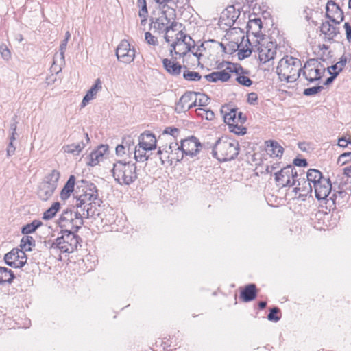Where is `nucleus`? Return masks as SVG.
Here are the masks:
<instances>
[{
    "label": "nucleus",
    "mask_w": 351,
    "mask_h": 351,
    "mask_svg": "<svg viewBox=\"0 0 351 351\" xmlns=\"http://www.w3.org/2000/svg\"><path fill=\"white\" fill-rule=\"evenodd\" d=\"M194 97H195V93H186L184 94L176 104V110L177 112H185L193 107Z\"/></svg>",
    "instance_id": "5701e85b"
},
{
    "label": "nucleus",
    "mask_w": 351,
    "mask_h": 351,
    "mask_svg": "<svg viewBox=\"0 0 351 351\" xmlns=\"http://www.w3.org/2000/svg\"><path fill=\"white\" fill-rule=\"evenodd\" d=\"M258 305L261 308H264L266 306V302H261Z\"/></svg>",
    "instance_id": "774afa93"
},
{
    "label": "nucleus",
    "mask_w": 351,
    "mask_h": 351,
    "mask_svg": "<svg viewBox=\"0 0 351 351\" xmlns=\"http://www.w3.org/2000/svg\"><path fill=\"white\" fill-rule=\"evenodd\" d=\"M183 77L188 81H199L201 79V75L198 72L184 70L183 71Z\"/></svg>",
    "instance_id": "49530a36"
},
{
    "label": "nucleus",
    "mask_w": 351,
    "mask_h": 351,
    "mask_svg": "<svg viewBox=\"0 0 351 351\" xmlns=\"http://www.w3.org/2000/svg\"><path fill=\"white\" fill-rule=\"evenodd\" d=\"M347 158H351V152H346L343 153L339 157V161H342V163L347 162L348 160H347Z\"/></svg>",
    "instance_id": "e2e57ef3"
},
{
    "label": "nucleus",
    "mask_w": 351,
    "mask_h": 351,
    "mask_svg": "<svg viewBox=\"0 0 351 351\" xmlns=\"http://www.w3.org/2000/svg\"><path fill=\"white\" fill-rule=\"evenodd\" d=\"M67 43L68 41H66V40H63L60 45V56L61 60H64V52L66 48Z\"/></svg>",
    "instance_id": "4d7b16f0"
},
{
    "label": "nucleus",
    "mask_w": 351,
    "mask_h": 351,
    "mask_svg": "<svg viewBox=\"0 0 351 351\" xmlns=\"http://www.w3.org/2000/svg\"><path fill=\"white\" fill-rule=\"evenodd\" d=\"M72 139L71 142L62 147V151L64 154L78 156L90 143L88 134V133L78 134Z\"/></svg>",
    "instance_id": "9b49d317"
},
{
    "label": "nucleus",
    "mask_w": 351,
    "mask_h": 351,
    "mask_svg": "<svg viewBox=\"0 0 351 351\" xmlns=\"http://www.w3.org/2000/svg\"><path fill=\"white\" fill-rule=\"evenodd\" d=\"M75 183V176L73 175L70 176L69 180L60 191V197L62 200H66L70 197L71 193L74 191Z\"/></svg>",
    "instance_id": "cd10ccee"
},
{
    "label": "nucleus",
    "mask_w": 351,
    "mask_h": 351,
    "mask_svg": "<svg viewBox=\"0 0 351 351\" xmlns=\"http://www.w3.org/2000/svg\"><path fill=\"white\" fill-rule=\"evenodd\" d=\"M254 52L258 54L260 62L266 63L274 59L276 55V45L266 38L257 40L254 47Z\"/></svg>",
    "instance_id": "f8f14e48"
},
{
    "label": "nucleus",
    "mask_w": 351,
    "mask_h": 351,
    "mask_svg": "<svg viewBox=\"0 0 351 351\" xmlns=\"http://www.w3.org/2000/svg\"><path fill=\"white\" fill-rule=\"evenodd\" d=\"M339 24H335L330 21L324 22L322 24L320 30L324 38L328 40H334L339 34V29L337 27Z\"/></svg>",
    "instance_id": "b1692460"
},
{
    "label": "nucleus",
    "mask_w": 351,
    "mask_h": 351,
    "mask_svg": "<svg viewBox=\"0 0 351 351\" xmlns=\"http://www.w3.org/2000/svg\"><path fill=\"white\" fill-rule=\"evenodd\" d=\"M78 243V237L71 230H64L52 243L51 248L58 249L62 253H72L77 249Z\"/></svg>",
    "instance_id": "9d476101"
},
{
    "label": "nucleus",
    "mask_w": 351,
    "mask_h": 351,
    "mask_svg": "<svg viewBox=\"0 0 351 351\" xmlns=\"http://www.w3.org/2000/svg\"><path fill=\"white\" fill-rule=\"evenodd\" d=\"M136 6L138 9V16L141 25H145L148 18V10L146 0H137Z\"/></svg>",
    "instance_id": "7c9ffc66"
},
{
    "label": "nucleus",
    "mask_w": 351,
    "mask_h": 351,
    "mask_svg": "<svg viewBox=\"0 0 351 351\" xmlns=\"http://www.w3.org/2000/svg\"><path fill=\"white\" fill-rule=\"evenodd\" d=\"M14 274L6 267H0V285L10 283L13 280Z\"/></svg>",
    "instance_id": "58836bf2"
},
{
    "label": "nucleus",
    "mask_w": 351,
    "mask_h": 351,
    "mask_svg": "<svg viewBox=\"0 0 351 351\" xmlns=\"http://www.w3.org/2000/svg\"><path fill=\"white\" fill-rule=\"evenodd\" d=\"M145 39L149 45H156L158 42L157 38L149 32L145 33Z\"/></svg>",
    "instance_id": "864d4df0"
},
{
    "label": "nucleus",
    "mask_w": 351,
    "mask_h": 351,
    "mask_svg": "<svg viewBox=\"0 0 351 351\" xmlns=\"http://www.w3.org/2000/svg\"><path fill=\"white\" fill-rule=\"evenodd\" d=\"M16 138H15V129L14 130V132H12L11 136H10V142H12V143H14V141H15Z\"/></svg>",
    "instance_id": "338daca9"
},
{
    "label": "nucleus",
    "mask_w": 351,
    "mask_h": 351,
    "mask_svg": "<svg viewBox=\"0 0 351 351\" xmlns=\"http://www.w3.org/2000/svg\"><path fill=\"white\" fill-rule=\"evenodd\" d=\"M116 56L119 62L128 64L134 62L136 57V50L128 40H123L117 47Z\"/></svg>",
    "instance_id": "dca6fc26"
},
{
    "label": "nucleus",
    "mask_w": 351,
    "mask_h": 351,
    "mask_svg": "<svg viewBox=\"0 0 351 351\" xmlns=\"http://www.w3.org/2000/svg\"><path fill=\"white\" fill-rule=\"evenodd\" d=\"M57 81V77L55 74H50L47 76L45 79V84L47 86H51L53 85Z\"/></svg>",
    "instance_id": "5fc2aeb1"
},
{
    "label": "nucleus",
    "mask_w": 351,
    "mask_h": 351,
    "mask_svg": "<svg viewBox=\"0 0 351 351\" xmlns=\"http://www.w3.org/2000/svg\"><path fill=\"white\" fill-rule=\"evenodd\" d=\"M60 177V171L53 169L45 177L42 183L56 189Z\"/></svg>",
    "instance_id": "c756f323"
},
{
    "label": "nucleus",
    "mask_w": 351,
    "mask_h": 351,
    "mask_svg": "<svg viewBox=\"0 0 351 351\" xmlns=\"http://www.w3.org/2000/svg\"><path fill=\"white\" fill-rule=\"evenodd\" d=\"M343 27L346 31L348 40L351 41V26L348 23H345Z\"/></svg>",
    "instance_id": "052dcab7"
},
{
    "label": "nucleus",
    "mask_w": 351,
    "mask_h": 351,
    "mask_svg": "<svg viewBox=\"0 0 351 351\" xmlns=\"http://www.w3.org/2000/svg\"><path fill=\"white\" fill-rule=\"evenodd\" d=\"M0 53L4 60L8 61L11 59L10 51L4 44L0 45Z\"/></svg>",
    "instance_id": "de8ad7c7"
},
{
    "label": "nucleus",
    "mask_w": 351,
    "mask_h": 351,
    "mask_svg": "<svg viewBox=\"0 0 351 351\" xmlns=\"http://www.w3.org/2000/svg\"><path fill=\"white\" fill-rule=\"evenodd\" d=\"M313 190L312 186L309 184V182L304 179L299 181L298 186L294 188V191L297 193H299L300 195L304 196L311 192Z\"/></svg>",
    "instance_id": "e433bc0d"
},
{
    "label": "nucleus",
    "mask_w": 351,
    "mask_h": 351,
    "mask_svg": "<svg viewBox=\"0 0 351 351\" xmlns=\"http://www.w3.org/2000/svg\"><path fill=\"white\" fill-rule=\"evenodd\" d=\"M162 65L165 71L171 75L177 76L182 72V66L174 60L164 58Z\"/></svg>",
    "instance_id": "bb28decb"
},
{
    "label": "nucleus",
    "mask_w": 351,
    "mask_h": 351,
    "mask_svg": "<svg viewBox=\"0 0 351 351\" xmlns=\"http://www.w3.org/2000/svg\"><path fill=\"white\" fill-rule=\"evenodd\" d=\"M178 134L179 130L175 127H167L162 132V135H170L174 138H176Z\"/></svg>",
    "instance_id": "09e8293b"
},
{
    "label": "nucleus",
    "mask_w": 351,
    "mask_h": 351,
    "mask_svg": "<svg viewBox=\"0 0 351 351\" xmlns=\"http://www.w3.org/2000/svg\"><path fill=\"white\" fill-rule=\"evenodd\" d=\"M138 145L144 150H153L156 148L157 140L154 134L149 132L141 134L138 137Z\"/></svg>",
    "instance_id": "4be33fe9"
},
{
    "label": "nucleus",
    "mask_w": 351,
    "mask_h": 351,
    "mask_svg": "<svg viewBox=\"0 0 351 351\" xmlns=\"http://www.w3.org/2000/svg\"><path fill=\"white\" fill-rule=\"evenodd\" d=\"M302 71L305 79L313 82L322 78L325 73V67L318 60L311 59L305 63Z\"/></svg>",
    "instance_id": "ddd939ff"
},
{
    "label": "nucleus",
    "mask_w": 351,
    "mask_h": 351,
    "mask_svg": "<svg viewBox=\"0 0 351 351\" xmlns=\"http://www.w3.org/2000/svg\"><path fill=\"white\" fill-rule=\"evenodd\" d=\"M346 64V59L341 58L340 60V61L337 62L335 65L332 66L331 68L334 70L335 74H338L339 72H340L343 69V68L344 67Z\"/></svg>",
    "instance_id": "603ef678"
},
{
    "label": "nucleus",
    "mask_w": 351,
    "mask_h": 351,
    "mask_svg": "<svg viewBox=\"0 0 351 351\" xmlns=\"http://www.w3.org/2000/svg\"><path fill=\"white\" fill-rule=\"evenodd\" d=\"M326 15L331 23L340 24L343 19V13L339 6L332 1L326 5Z\"/></svg>",
    "instance_id": "aec40b11"
},
{
    "label": "nucleus",
    "mask_w": 351,
    "mask_h": 351,
    "mask_svg": "<svg viewBox=\"0 0 351 351\" xmlns=\"http://www.w3.org/2000/svg\"><path fill=\"white\" fill-rule=\"evenodd\" d=\"M233 42H230L228 43V47L231 49L232 51H237V47L235 45H233Z\"/></svg>",
    "instance_id": "69168bd1"
},
{
    "label": "nucleus",
    "mask_w": 351,
    "mask_h": 351,
    "mask_svg": "<svg viewBox=\"0 0 351 351\" xmlns=\"http://www.w3.org/2000/svg\"><path fill=\"white\" fill-rule=\"evenodd\" d=\"M165 39L170 44V53L176 59L185 58H192L194 62H199V57L195 49V43L192 38L184 32L181 27L173 30L172 28L168 29L165 34Z\"/></svg>",
    "instance_id": "f257e3e1"
},
{
    "label": "nucleus",
    "mask_w": 351,
    "mask_h": 351,
    "mask_svg": "<svg viewBox=\"0 0 351 351\" xmlns=\"http://www.w3.org/2000/svg\"><path fill=\"white\" fill-rule=\"evenodd\" d=\"M213 153L220 161L230 160L239 153V143L226 138H221L215 143Z\"/></svg>",
    "instance_id": "0eeeda50"
},
{
    "label": "nucleus",
    "mask_w": 351,
    "mask_h": 351,
    "mask_svg": "<svg viewBox=\"0 0 351 351\" xmlns=\"http://www.w3.org/2000/svg\"><path fill=\"white\" fill-rule=\"evenodd\" d=\"M301 66L300 60L287 56L280 60L277 66V74L280 80L293 82L300 76L302 70Z\"/></svg>",
    "instance_id": "7ed1b4c3"
},
{
    "label": "nucleus",
    "mask_w": 351,
    "mask_h": 351,
    "mask_svg": "<svg viewBox=\"0 0 351 351\" xmlns=\"http://www.w3.org/2000/svg\"><path fill=\"white\" fill-rule=\"evenodd\" d=\"M158 154L162 165H176L184 158V154L180 149L179 144L176 142H171L168 145L160 147Z\"/></svg>",
    "instance_id": "1a4fd4ad"
},
{
    "label": "nucleus",
    "mask_w": 351,
    "mask_h": 351,
    "mask_svg": "<svg viewBox=\"0 0 351 351\" xmlns=\"http://www.w3.org/2000/svg\"><path fill=\"white\" fill-rule=\"evenodd\" d=\"M174 16V10L170 8L158 11L156 16L151 19L150 29L160 34L165 32L166 34L168 29L182 27L181 24L172 21Z\"/></svg>",
    "instance_id": "20e7f679"
},
{
    "label": "nucleus",
    "mask_w": 351,
    "mask_h": 351,
    "mask_svg": "<svg viewBox=\"0 0 351 351\" xmlns=\"http://www.w3.org/2000/svg\"><path fill=\"white\" fill-rule=\"evenodd\" d=\"M306 178L314 190L316 199L319 201L325 200L332 190L330 180L324 177L319 171L314 169L308 171Z\"/></svg>",
    "instance_id": "f03ea898"
},
{
    "label": "nucleus",
    "mask_w": 351,
    "mask_h": 351,
    "mask_svg": "<svg viewBox=\"0 0 351 351\" xmlns=\"http://www.w3.org/2000/svg\"><path fill=\"white\" fill-rule=\"evenodd\" d=\"M102 89V83L100 79H97L95 81L94 84L86 92L84 95L82 103L80 104L81 108L86 106L90 101L96 98L97 93Z\"/></svg>",
    "instance_id": "393cba45"
},
{
    "label": "nucleus",
    "mask_w": 351,
    "mask_h": 351,
    "mask_svg": "<svg viewBox=\"0 0 351 351\" xmlns=\"http://www.w3.org/2000/svg\"><path fill=\"white\" fill-rule=\"evenodd\" d=\"M195 112L199 117L205 119L206 120H213L215 117L214 112L206 107L197 108H196Z\"/></svg>",
    "instance_id": "c03bdc74"
},
{
    "label": "nucleus",
    "mask_w": 351,
    "mask_h": 351,
    "mask_svg": "<svg viewBox=\"0 0 351 351\" xmlns=\"http://www.w3.org/2000/svg\"><path fill=\"white\" fill-rule=\"evenodd\" d=\"M298 173L294 167L288 165L275 173L276 184L280 187L291 186L294 184Z\"/></svg>",
    "instance_id": "2eb2a0df"
},
{
    "label": "nucleus",
    "mask_w": 351,
    "mask_h": 351,
    "mask_svg": "<svg viewBox=\"0 0 351 351\" xmlns=\"http://www.w3.org/2000/svg\"><path fill=\"white\" fill-rule=\"evenodd\" d=\"M42 225L41 221L38 220H34L32 223H28L23 227L22 233L25 234H28L34 232L38 227Z\"/></svg>",
    "instance_id": "a18cd8bd"
},
{
    "label": "nucleus",
    "mask_w": 351,
    "mask_h": 351,
    "mask_svg": "<svg viewBox=\"0 0 351 351\" xmlns=\"http://www.w3.org/2000/svg\"><path fill=\"white\" fill-rule=\"evenodd\" d=\"M267 151L269 154L276 158H280L283 154V148L277 142L274 141H269L266 142Z\"/></svg>",
    "instance_id": "2f4dec72"
},
{
    "label": "nucleus",
    "mask_w": 351,
    "mask_h": 351,
    "mask_svg": "<svg viewBox=\"0 0 351 351\" xmlns=\"http://www.w3.org/2000/svg\"><path fill=\"white\" fill-rule=\"evenodd\" d=\"M256 296V289L254 284L247 285L241 293V298L244 302L253 300Z\"/></svg>",
    "instance_id": "72a5a7b5"
},
{
    "label": "nucleus",
    "mask_w": 351,
    "mask_h": 351,
    "mask_svg": "<svg viewBox=\"0 0 351 351\" xmlns=\"http://www.w3.org/2000/svg\"><path fill=\"white\" fill-rule=\"evenodd\" d=\"M209 104V98L207 95L201 93H195L194 97V106L198 108H205Z\"/></svg>",
    "instance_id": "37998d69"
},
{
    "label": "nucleus",
    "mask_w": 351,
    "mask_h": 351,
    "mask_svg": "<svg viewBox=\"0 0 351 351\" xmlns=\"http://www.w3.org/2000/svg\"><path fill=\"white\" fill-rule=\"evenodd\" d=\"M322 88L323 87L322 86H313L308 88H306L304 90V95L306 96L313 95L320 92Z\"/></svg>",
    "instance_id": "3c124183"
},
{
    "label": "nucleus",
    "mask_w": 351,
    "mask_h": 351,
    "mask_svg": "<svg viewBox=\"0 0 351 351\" xmlns=\"http://www.w3.org/2000/svg\"><path fill=\"white\" fill-rule=\"evenodd\" d=\"M133 147H134V150L132 149L131 153H134V158L136 162H143L147 160L149 156L147 155V152L148 150H144V149L140 147L138 145H134Z\"/></svg>",
    "instance_id": "4c0bfd02"
},
{
    "label": "nucleus",
    "mask_w": 351,
    "mask_h": 351,
    "mask_svg": "<svg viewBox=\"0 0 351 351\" xmlns=\"http://www.w3.org/2000/svg\"><path fill=\"white\" fill-rule=\"evenodd\" d=\"M348 144V141L345 138H342L339 140L338 145L340 147H347Z\"/></svg>",
    "instance_id": "0e129e2a"
},
{
    "label": "nucleus",
    "mask_w": 351,
    "mask_h": 351,
    "mask_svg": "<svg viewBox=\"0 0 351 351\" xmlns=\"http://www.w3.org/2000/svg\"><path fill=\"white\" fill-rule=\"evenodd\" d=\"M350 182H351V166L345 167L342 174L340 175L339 182V187H341L343 189V186H345Z\"/></svg>",
    "instance_id": "79ce46f5"
},
{
    "label": "nucleus",
    "mask_w": 351,
    "mask_h": 351,
    "mask_svg": "<svg viewBox=\"0 0 351 351\" xmlns=\"http://www.w3.org/2000/svg\"><path fill=\"white\" fill-rule=\"evenodd\" d=\"M34 240L32 237L25 236L22 238L20 243L21 250L25 252H29L32 250L34 247Z\"/></svg>",
    "instance_id": "ea45409f"
},
{
    "label": "nucleus",
    "mask_w": 351,
    "mask_h": 351,
    "mask_svg": "<svg viewBox=\"0 0 351 351\" xmlns=\"http://www.w3.org/2000/svg\"><path fill=\"white\" fill-rule=\"evenodd\" d=\"M221 113L230 132L236 134L246 133V129L243 126L246 117L241 112H239L237 109L230 108L229 106H223L221 108Z\"/></svg>",
    "instance_id": "39448f33"
},
{
    "label": "nucleus",
    "mask_w": 351,
    "mask_h": 351,
    "mask_svg": "<svg viewBox=\"0 0 351 351\" xmlns=\"http://www.w3.org/2000/svg\"><path fill=\"white\" fill-rule=\"evenodd\" d=\"M278 311L279 310L277 308H272L268 315V319L275 322H278L280 319V317L276 316L275 314H276Z\"/></svg>",
    "instance_id": "6e6d98bb"
},
{
    "label": "nucleus",
    "mask_w": 351,
    "mask_h": 351,
    "mask_svg": "<svg viewBox=\"0 0 351 351\" xmlns=\"http://www.w3.org/2000/svg\"><path fill=\"white\" fill-rule=\"evenodd\" d=\"M75 193L76 206L78 208L86 204H91L98 196L96 186L84 180L77 184Z\"/></svg>",
    "instance_id": "6e6552de"
},
{
    "label": "nucleus",
    "mask_w": 351,
    "mask_h": 351,
    "mask_svg": "<svg viewBox=\"0 0 351 351\" xmlns=\"http://www.w3.org/2000/svg\"><path fill=\"white\" fill-rule=\"evenodd\" d=\"M60 204L59 202H54L52 204L50 208H49L47 210L43 213V219L44 220H49L53 218L57 213V212L60 210Z\"/></svg>",
    "instance_id": "a19ab883"
},
{
    "label": "nucleus",
    "mask_w": 351,
    "mask_h": 351,
    "mask_svg": "<svg viewBox=\"0 0 351 351\" xmlns=\"http://www.w3.org/2000/svg\"><path fill=\"white\" fill-rule=\"evenodd\" d=\"M55 191V189L41 182L38 190V195L41 200L47 201L52 197Z\"/></svg>",
    "instance_id": "473e14b6"
},
{
    "label": "nucleus",
    "mask_w": 351,
    "mask_h": 351,
    "mask_svg": "<svg viewBox=\"0 0 351 351\" xmlns=\"http://www.w3.org/2000/svg\"><path fill=\"white\" fill-rule=\"evenodd\" d=\"M247 33H251L254 36H257L262 28V21L258 18L250 19L247 25Z\"/></svg>",
    "instance_id": "f704fd0d"
},
{
    "label": "nucleus",
    "mask_w": 351,
    "mask_h": 351,
    "mask_svg": "<svg viewBox=\"0 0 351 351\" xmlns=\"http://www.w3.org/2000/svg\"><path fill=\"white\" fill-rule=\"evenodd\" d=\"M233 45L237 47V55L239 60L249 57L252 52L254 51V48L251 47L249 39L244 36H243L240 43H233Z\"/></svg>",
    "instance_id": "a878e982"
},
{
    "label": "nucleus",
    "mask_w": 351,
    "mask_h": 351,
    "mask_svg": "<svg viewBox=\"0 0 351 351\" xmlns=\"http://www.w3.org/2000/svg\"><path fill=\"white\" fill-rule=\"evenodd\" d=\"M58 224L62 228L71 230H77L82 225V218L80 214L73 213L71 210H65L58 219Z\"/></svg>",
    "instance_id": "4468645a"
},
{
    "label": "nucleus",
    "mask_w": 351,
    "mask_h": 351,
    "mask_svg": "<svg viewBox=\"0 0 351 351\" xmlns=\"http://www.w3.org/2000/svg\"><path fill=\"white\" fill-rule=\"evenodd\" d=\"M236 80L240 84L245 86H250L252 84V80L244 75H238Z\"/></svg>",
    "instance_id": "8fccbe9b"
},
{
    "label": "nucleus",
    "mask_w": 351,
    "mask_h": 351,
    "mask_svg": "<svg viewBox=\"0 0 351 351\" xmlns=\"http://www.w3.org/2000/svg\"><path fill=\"white\" fill-rule=\"evenodd\" d=\"M15 151H16V147L14 145V143H12V142H10L8 144V146L7 147V149H6L7 156L10 157V156H13L15 153Z\"/></svg>",
    "instance_id": "13d9d810"
},
{
    "label": "nucleus",
    "mask_w": 351,
    "mask_h": 351,
    "mask_svg": "<svg viewBox=\"0 0 351 351\" xmlns=\"http://www.w3.org/2000/svg\"><path fill=\"white\" fill-rule=\"evenodd\" d=\"M25 253L18 248L12 250L4 256L5 263L12 267L21 268L27 263Z\"/></svg>",
    "instance_id": "f3484780"
},
{
    "label": "nucleus",
    "mask_w": 351,
    "mask_h": 351,
    "mask_svg": "<svg viewBox=\"0 0 351 351\" xmlns=\"http://www.w3.org/2000/svg\"><path fill=\"white\" fill-rule=\"evenodd\" d=\"M258 99L257 94L255 93H251L247 95V102L250 104H256Z\"/></svg>",
    "instance_id": "bf43d9fd"
},
{
    "label": "nucleus",
    "mask_w": 351,
    "mask_h": 351,
    "mask_svg": "<svg viewBox=\"0 0 351 351\" xmlns=\"http://www.w3.org/2000/svg\"><path fill=\"white\" fill-rule=\"evenodd\" d=\"M112 176L120 184L129 185L137 178L136 167L130 162L118 161L113 164Z\"/></svg>",
    "instance_id": "423d86ee"
},
{
    "label": "nucleus",
    "mask_w": 351,
    "mask_h": 351,
    "mask_svg": "<svg viewBox=\"0 0 351 351\" xmlns=\"http://www.w3.org/2000/svg\"><path fill=\"white\" fill-rule=\"evenodd\" d=\"M205 78L212 82H216L218 81L227 82L230 78V74L226 70L213 72L205 76Z\"/></svg>",
    "instance_id": "c85d7f7f"
},
{
    "label": "nucleus",
    "mask_w": 351,
    "mask_h": 351,
    "mask_svg": "<svg viewBox=\"0 0 351 351\" xmlns=\"http://www.w3.org/2000/svg\"><path fill=\"white\" fill-rule=\"evenodd\" d=\"M184 156L193 157L196 156L202 148V145L199 140L195 136H190L181 140L179 144Z\"/></svg>",
    "instance_id": "a211bd4d"
},
{
    "label": "nucleus",
    "mask_w": 351,
    "mask_h": 351,
    "mask_svg": "<svg viewBox=\"0 0 351 351\" xmlns=\"http://www.w3.org/2000/svg\"><path fill=\"white\" fill-rule=\"evenodd\" d=\"M109 154L108 146L101 145L90 154L87 165L91 167L96 166L106 159Z\"/></svg>",
    "instance_id": "412c9836"
},
{
    "label": "nucleus",
    "mask_w": 351,
    "mask_h": 351,
    "mask_svg": "<svg viewBox=\"0 0 351 351\" xmlns=\"http://www.w3.org/2000/svg\"><path fill=\"white\" fill-rule=\"evenodd\" d=\"M293 164L298 167H306L307 166V162L305 159L295 158L293 160Z\"/></svg>",
    "instance_id": "680f3d73"
},
{
    "label": "nucleus",
    "mask_w": 351,
    "mask_h": 351,
    "mask_svg": "<svg viewBox=\"0 0 351 351\" xmlns=\"http://www.w3.org/2000/svg\"><path fill=\"white\" fill-rule=\"evenodd\" d=\"M239 16V13L233 5L227 7L221 14L219 25L224 27L232 26Z\"/></svg>",
    "instance_id": "6ab92c4d"
},
{
    "label": "nucleus",
    "mask_w": 351,
    "mask_h": 351,
    "mask_svg": "<svg viewBox=\"0 0 351 351\" xmlns=\"http://www.w3.org/2000/svg\"><path fill=\"white\" fill-rule=\"evenodd\" d=\"M134 146V143L132 140H125L123 144L119 145L117 146L115 149L116 154L118 156L122 157L128 153H130V151L132 150L133 147Z\"/></svg>",
    "instance_id": "c9c22d12"
}]
</instances>
